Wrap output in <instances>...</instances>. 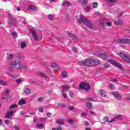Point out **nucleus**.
Returning <instances> with one entry per match:
<instances>
[{
	"instance_id": "obj_1",
	"label": "nucleus",
	"mask_w": 130,
	"mask_h": 130,
	"mask_svg": "<svg viewBox=\"0 0 130 130\" xmlns=\"http://www.w3.org/2000/svg\"><path fill=\"white\" fill-rule=\"evenodd\" d=\"M79 22L80 24H81V23H83V24L86 25V26H87L88 28H89V29H91V28L93 27L92 21L88 20V19H86V17H85L84 15H80Z\"/></svg>"
},
{
	"instance_id": "obj_2",
	"label": "nucleus",
	"mask_w": 130,
	"mask_h": 130,
	"mask_svg": "<svg viewBox=\"0 0 130 130\" xmlns=\"http://www.w3.org/2000/svg\"><path fill=\"white\" fill-rule=\"evenodd\" d=\"M79 89L82 90H85L86 92H89L91 89V86L89 84H88L87 82L84 81L80 83Z\"/></svg>"
},
{
	"instance_id": "obj_3",
	"label": "nucleus",
	"mask_w": 130,
	"mask_h": 130,
	"mask_svg": "<svg viewBox=\"0 0 130 130\" xmlns=\"http://www.w3.org/2000/svg\"><path fill=\"white\" fill-rule=\"evenodd\" d=\"M119 55L121 57V58H122L123 60L126 62V63H130V55L128 53L126 52L120 53Z\"/></svg>"
},
{
	"instance_id": "obj_4",
	"label": "nucleus",
	"mask_w": 130,
	"mask_h": 130,
	"mask_svg": "<svg viewBox=\"0 0 130 130\" xmlns=\"http://www.w3.org/2000/svg\"><path fill=\"white\" fill-rule=\"evenodd\" d=\"M80 64L84 67H88V68H92V59H86L84 61H81Z\"/></svg>"
},
{
	"instance_id": "obj_5",
	"label": "nucleus",
	"mask_w": 130,
	"mask_h": 130,
	"mask_svg": "<svg viewBox=\"0 0 130 130\" xmlns=\"http://www.w3.org/2000/svg\"><path fill=\"white\" fill-rule=\"evenodd\" d=\"M118 44H130V39L125 38H120L117 40Z\"/></svg>"
},
{
	"instance_id": "obj_6",
	"label": "nucleus",
	"mask_w": 130,
	"mask_h": 130,
	"mask_svg": "<svg viewBox=\"0 0 130 130\" xmlns=\"http://www.w3.org/2000/svg\"><path fill=\"white\" fill-rule=\"evenodd\" d=\"M8 16L9 18V24H14V25H17L18 24L17 19L14 18V15L13 14L8 13Z\"/></svg>"
},
{
	"instance_id": "obj_7",
	"label": "nucleus",
	"mask_w": 130,
	"mask_h": 130,
	"mask_svg": "<svg viewBox=\"0 0 130 130\" xmlns=\"http://www.w3.org/2000/svg\"><path fill=\"white\" fill-rule=\"evenodd\" d=\"M110 63H111L112 64H113V66H115V67H116L117 68H118L119 69H121V64L120 63L117 62L115 60H112V59H109L108 60Z\"/></svg>"
},
{
	"instance_id": "obj_8",
	"label": "nucleus",
	"mask_w": 130,
	"mask_h": 130,
	"mask_svg": "<svg viewBox=\"0 0 130 130\" xmlns=\"http://www.w3.org/2000/svg\"><path fill=\"white\" fill-rule=\"evenodd\" d=\"M18 63V60L16 61H11L10 62L9 69L10 71H13L14 69H17V64Z\"/></svg>"
},
{
	"instance_id": "obj_9",
	"label": "nucleus",
	"mask_w": 130,
	"mask_h": 130,
	"mask_svg": "<svg viewBox=\"0 0 130 130\" xmlns=\"http://www.w3.org/2000/svg\"><path fill=\"white\" fill-rule=\"evenodd\" d=\"M29 33H31L34 39L35 40V41H38V36H37V32H36L34 29L32 28H30Z\"/></svg>"
},
{
	"instance_id": "obj_10",
	"label": "nucleus",
	"mask_w": 130,
	"mask_h": 130,
	"mask_svg": "<svg viewBox=\"0 0 130 130\" xmlns=\"http://www.w3.org/2000/svg\"><path fill=\"white\" fill-rule=\"evenodd\" d=\"M17 64L19 65V67L16 68V71L18 73H21L23 68L22 67V63L20 61V60H17Z\"/></svg>"
},
{
	"instance_id": "obj_11",
	"label": "nucleus",
	"mask_w": 130,
	"mask_h": 130,
	"mask_svg": "<svg viewBox=\"0 0 130 130\" xmlns=\"http://www.w3.org/2000/svg\"><path fill=\"white\" fill-rule=\"evenodd\" d=\"M112 94L114 96L116 100H121V95L119 94L118 92H113Z\"/></svg>"
},
{
	"instance_id": "obj_12",
	"label": "nucleus",
	"mask_w": 130,
	"mask_h": 130,
	"mask_svg": "<svg viewBox=\"0 0 130 130\" xmlns=\"http://www.w3.org/2000/svg\"><path fill=\"white\" fill-rule=\"evenodd\" d=\"M99 56H101L104 59L107 58V56L106 55V53L103 50L99 51Z\"/></svg>"
},
{
	"instance_id": "obj_13",
	"label": "nucleus",
	"mask_w": 130,
	"mask_h": 130,
	"mask_svg": "<svg viewBox=\"0 0 130 130\" xmlns=\"http://www.w3.org/2000/svg\"><path fill=\"white\" fill-rule=\"evenodd\" d=\"M13 114H14V111H8L6 114L5 118H11L13 116Z\"/></svg>"
},
{
	"instance_id": "obj_14",
	"label": "nucleus",
	"mask_w": 130,
	"mask_h": 130,
	"mask_svg": "<svg viewBox=\"0 0 130 130\" xmlns=\"http://www.w3.org/2000/svg\"><path fill=\"white\" fill-rule=\"evenodd\" d=\"M98 64H100L99 60L92 59V67H95V66H98Z\"/></svg>"
},
{
	"instance_id": "obj_15",
	"label": "nucleus",
	"mask_w": 130,
	"mask_h": 130,
	"mask_svg": "<svg viewBox=\"0 0 130 130\" xmlns=\"http://www.w3.org/2000/svg\"><path fill=\"white\" fill-rule=\"evenodd\" d=\"M118 21H114V23L115 24V25H116V26H119V25H122L123 24V22H122V20L119 18H118Z\"/></svg>"
},
{
	"instance_id": "obj_16",
	"label": "nucleus",
	"mask_w": 130,
	"mask_h": 130,
	"mask_svg": "<svg viewBox=\"0 0 130 130\" xmlns=\"http://www.w3.org/2000/svg\"><path fill=\"white\" fill-rule=\"evenodd\" d=\"M62 88V91L64 92V91H69V89H71V87H70V85H63L61 86Z\"/></svg>"
},
{
	"instance_id": "obj_17",
	"label": "nucleus",
	"mask_w": 130,
	"mask_h": 130,
	"mask_svg": "<svg viewBox=\"0 0 130 130\" xmlns=\"http://www.w3.org/2000/svg\"><path fill=\"white\" fill-rule=\"evenodd\" d=\"M68 35L69 37H71V38H73V39H78V37H77V36L75 35L72 33L68 32Z\"/></svg>"
},
{
	"instance_id": "obj_18",
	"label": "nucleus",
	"mask_w": 130,
	"mask_h": 130,
	"mask_svg": "<svg viewBox=\"0 0 130 130\" xmlns=\"http://www.w3.org/2000/svg\"><path fill=\"white\" fill-rule=\"evenodd\" d=\"M27 10H31V11H37V8L34 5H29L27 7Z\"/></svg>"
},
{
	"instance_id": "obj_19",
	"label": "nucleus",
	"mask_w": 130,
	"mask_h": 130,
	"mask_svg": "<svg viewBox=\"0 0 130 130\" xmlns=\"http://www.w3.org/2000/svg\"><path fill=\"white\" fill-rule=\"evenodd\" d=\"M71 3L70 2H65L62 4L61 7H70Z\"/></svg>"
},
{
	"instance_id": "obj_20",
	"label": "nucleus",
	"mask_w": 130,
	"mask_h": 130,
	"mask_svg": "<svg viewBox=\"0 0 130 130\" xmlns=\"http://www.w3.org/2000/svg\"><path fill=\"white\" fill-rule=\"evenodd\" d=\"M113 119H114V121H115V119H117L118 120H121V119H122V118L121 117V115H117L115 116L114 118H113Z\"/></svg>"
},
{
	"instance_id": "obj_21",
	"label": "nucleus",
	"mask_w": 130,
	"mask_h": 130,
	"mask_svg": "<svg viewBox=\"0 0 130 130\" xmlns=\"http://www.w3.org/2000/svg\"><path fill=\"white\" fill-rule=\"evenodd\" d=\"M61 75L63 78H68V73H67V71H63L61 72Z\"/></svg>"
},
{
	"instance_id": "obj_22",
	"label": "nucleus",
	"mask_w": 130,
	"mask_h": 130,
	"mask_svg": "<svg viewBox=\"0 0 130 130\" xmlns=\"http://www.w3.org/2000/svg\"><path fill=\"white\" fill-rule=\"evenodd\" d=\"M104 119L107 122H113L114 121V119H112L111 120L109 121V117L106 116L104 118Z\"/></svg>"
},
{
	"instance_id": "obj_23",
	"label": "nucleus",
	"mask_w": 130,
	"mask_h": 130,
	"mask_svg": "<svg viewBox=\"0 0 130 130\" xmlns=\"http://www.w3.org/2000/svg\"><path fill=\"white\" fill-rule=\"evenodd\" d=\"M100 93L102 97H105L106 96V92L104 90H101Z\"/></svg>"
},
{
	"instance_id": "obj_24",
	"label": "nucleus",
	"mask_w": 130,
	"mask_h": 130,
	"mask_svg": "<svg viewBox=\"0 0 130 130\" xmlns=\"http://www.w3.org/2000/svg\"><path fill=\"white\" fill-rule=\"evenodd\" d=\"M56 123L57 124L60 125L63 124V123H64V121H63V120H56Z\"/></svg>"
},
{
	"instance_id": "obj_25",
	"label": "nucleus",
	"mask_w": 130,
	"mask_h": 130,
	"mask_svg": "<svg viewBox=\"0 0 130 130\" xmlns=\"http://www.w3.org/2000/svg\"><path fill=\"white\" fill-rule=\"evenodd\" d=\"M18 104L19 105H24V104H26V101L22 99L19 101Z\"/></svg>"
},
{
	"instance_id": "obj_26",
	"label": "nucleus",
	"mask_w": 130,
	"mask_h": 130,
	"mask_svg": "<svg viewBox=\"0 0 130 130\" xmlns=\"http://www.w3.org/2000/svg\"><path fill=\"white\" fill-rule=\"evenodd\" d=\"M36 126L38 128L41 129V128H43V127L44 126V124L42 123L38 124H37Z\"/></svg>"
},
{
	"instance_id": "obj_27",
	"label": "nucleus",
	"mask_w": 130,
	"mask_h": 130,
	"mask_svg": "<svg viewBox=\"0 0 130 130\" xmlns=\"http://www.w3.org/2000/svg\"><path fill=\"white\" fill-rule=\"evenodd\" d=\"M47 17L50 21H53V15L52 14H49Z\"/></svg>"
},
{
	"instance_id": "obj_28",
	"label": "nucleus",
	"mask_w": 130,
	"mask_h": 130,
	"mask_svg": "<svg viewBox=\"0 0 130 130\" xmlns=\"http://www.w3.org/2000/svg\"><path fill=\"white\" fill-rule=\"evenodd\" d=\"M14 57V55L13 54H9L7 57V59L8 60H11V59Z\"/></svg>"
},
{
	"instance_id": "obj_29",
	"label": "nucleus",
	"mask_w": 130,
	"mask_h": 130,
	"mask_svg": "<svg viewBox=\"0 0 130 130\" xmlns=\"http://www.w3.org/2000/svg\"><path fill=\"white\" fill-rule=\"evenodd\" d=\"M86 105L88 109H92L93 108V106H92V103H87Z\"/></svg>"
},
{
	"instance_id": "obj_30",
	"label": "nucleus",
	"mask_w": 130,
	"mask_h": 130,
	"mask_svg": "<svg viewBox=\"0 0 130 130\" xmlns=\"http://www.w3.org/2000/svg\"><path fill=\"white\" fill-rule=\"evenodd\" d=\"M109 88H110L112 90H114L115 89V85L113 83H110Z\"/></svg>"
},
{
	"instance_id": "obj_31",
	"label": "nucleus",
	"mask_w": 130,
	"mask_h": 130,
	"mask_svg": "<svg viewBox=\"0 0 130 130\" xmlns=\"http://www.w3.org/2000/svg\"><path fill=\"white\" fill-rule=\"evenodd\" d=\"M12 35L13 37V38H17L18 37V34H17V32H16L15 31H13L12 32Z\"/></svg>"
},
{
	"instance_id": "obj_32",
	"label": "nucleus",
	"mask_w": 130,
	"mask_h": 130,
	"mask_svg": "<svg viewBox=\"0 0 130 130\" xmlns=\"http://www.w3.org/2000/svg\"><path fill=\"white\" fill-rule=\"evenodd\" d=\"M18 107V105L17 104H14V105H12L10 107H9V109H14V108H16Z\"/></svg>"
},
{
	"instance_id": "obj_33",
	"label": "nucleus",
	"mask_w": 130,
	"mask_h": 130,
	"mask_svg": "<svg viewBox=\"0 0 130 130\" xmlns=\"http://www.w3.org/2000/svg\"><path fill=\"white\" fill-rule=\"evenodd\" d=\"M38 75L40 76L41 77H44V78H47V75L45 74L44 73H42L41 72H39L38 73Z\"/></svg>"
},
{
	"instance_id": "obj_34",
	"label": "nucleus",
	"mask_w": 130,
	"mask_h": 130,
	"mask_svg": "<svg viewBox=\"0 0 130 130\" xmlns=\"http://www.w3.org/2000/svg\"><path fill=\"white\" fill-rule=\"evenodd\" d=\"M21 47V48H25V47H26V46H27V45L26 44V43L25 42H22L20 44Z\"/></svg>"
},
{
	"instance_id": "obj_35",
	"label": "nucleus",
	"mask_w": 130,
	"mask_h": 130,
	"mask_svg": "<svg viewBox=\"0 0 130 130\" xmlns=\"http://www.w3.org/2000/svg\"><path fill=\"white\" fill-rule=\"evenodd\" d=\"M0 85L2 86H6L7 82H5L4 80H0Z\"/></svg>"
},
{
	"instance_id": "obj_36",
	"label": "nucleus",
	"mask_w": 130,
	"mask_h": 130,
	"mask_svg": "<svg viewBox=\"0 0 130 130\" xmlns=\"http://www.w3.org/2000/svg\"><path fill=\"white\" fill-rule=\"evenodd\" d=\"M24 93H25V94H30V93H31V90L29 88H26L24 90Z\"/></svg>"
},
{
	"instance_id": "obj_37",
	"label": "nucleus",
	"mask_w": 130,
	"mask_h": 130,
	"mask_svg": "<svg viewBox=\"0 0 130 130\" xmlns=\"http://www.w3.org/2000/svg\"><path fill=\"white\" fill-rule=\"evenodd\" d=\"M51 66L52 68H56V69H57V64H56V63H55V62L51 63Z\"/></svg>"
},
{
	"instance_id": "obj_38",
	"label": "nucleus",
	"mask_w": 130,
	"mask_h": 130,
	"mask_svg": "<svg viewBox=\"0 0 130 130\" xmlns=\"http://www.w3.org/2000/svg\"><path fill=\"white\" fill-rule=\"evenodd\" d=\"M69 93L70 94V97H71V98H74V97H75V94H74V93H73L72 90H70Z\"/></svg>"
},
{
	"instance_id": "obj_39",
	"label": "nucleus",
	"mask_w": 130,
	"mask_h": 130,
	"mask_svg": "<svg viewBox=\"0 0 130 130\" xmlns=\"http://www.w3.org/2000/svg\"><path fill=\"white\" fill-rule=\"evenodd\" d=\"M7 75H8V76H9L10 77H11V78H17V76H14V75L11 74V73H10L9 72H7Z\"/></svg>"
},
{
	"instance_id": "obj_40",
	"label": "nucleus",
	"mask_w": 130,
	"mask_h": 130,
	"mask_svg": "<svg viewBox=\"0 0 130 130\" xmlns=\"http://www.w3.org/2000/svg\"><path fill=\"white\" fill-rule=\"evenodd\" d=\"M67 121L70 123V124H73L74 122V120H73L72 119H69Z\"/></svg>"
},
{
	"instance_id": "obj_41",
	"label": "nucleus",
	"mask_w": 130,
	"mask_h": 130,
	"mask_svg": "<svg viewBox=\"0 0 130 130\" xmlns=\"http://www.w3.org/2000/svg\"><path fill=\"white\" fill-rule=\"evenodd\" d=\"M92 6L94 9H96L98 7V3L95 2L92 4Z\"/></svg>"
},
{
	"instance_id": "obj_42",
	"label": "nucleus",
	"mask_w": 130,
	"mask_h": 130,
	"mask_svg": "<svg viewBox=\"0 0 130 130\" xmlns=\"http://www.w3.org/2000/svg\"><path fill=\"white\" fill-rule=\"evenodd\" d=\"M124 11H122L120 13H119L118 14V18H120V17H121V16H122V15H123V14H124Z\"/></svg>"
},
{
	"instance_id": "obj_43",
	"label": "nucleus",
	"mask_w": 130,
	"mask_h": 130,
	"mask_svg": "<svg viewBox=\"0 0 130 130\" xmlns=\"http://www.w3.org/2000/svg\"><path fill=\"white\" fill-rule=\"evenodd\" d=\"M16 57H18V58H20V59H23V58H24V56L20 54L16 55Z\"/></svg>"
},
{
	"instance_id": "obj_44",
	"label": "nucleus",
	"mask_w": 130,
	"mask_h": 130,
	"mask_svg": "<svg viewBox=\"0 0 130 130\" xmlns=\"http://www.w3.org/2000/svg\"><path fill=\"white\" fill-rule=\"evenodd\" d=\"M93 54L96 56H99V51H95L93 52Z\"/></svg>"
},
{
	"instance_id": "obj_45",
	"label": "nucleus",
	"mask_w": 130,
	"mask_h": 130,
	"mask_svg": "<svg viewBox=\"0 0 130 130\" xmlns=\"http://www.w3.org/2000/svg\"><path fill=\"white\" fill-rule=\"evenodd\" d=\"M52 130H62V128L60 126H59L58 127H54Z\"/></svg>"
},
{
	"instance_id": "obj_46",
	"label": "nucleus",
	"mask_w": 130,
	"mask_h": 130,
	"mask_svg": "<svg viewBox=\"0 0 130 130\" xmlns=\"http://www.w3.org/2000/svg\"><path fill=\"white\" fill-rule=\"evenodd\" d=\"M17 84H21L23 82V81L21 79H17L16 81Z\"/></svg>"
},
{
	"instance_id": "obj_47",
	"label": "nucleus",
	"mask_w": 130,
	"mask_h": 130,
	"mask_svg": "<svg viewBox=\"0 0 130 130\" xmlns=\"http://www.w3.org/2000/svg\"><path fill=\"white\" fill-rule=\"evenodd\" d=\"M62 96L63 97V98H65L66 99V98H68V96H67V94H66V93H64V91H62Z\"/></svg>"
},
{
	"instance_id": "obj_48",
	"label": "nucleus",
	"mask_w": 130,
	"mask_h": 130,
	"mask_svg": "<svg viewBox=\"0 0 130 130\" xmlns=\"http://www.w3.org/2000/svg\"><path fill=\"white\" fill-rule=\"evenodd\" d=\"M108 1V2H109V3H117V0H106Z\"/></svg>"
},
{
	"instance_id": "obj_49",
	"label": "nucleus",
	"mask_w": 130,
	"mask_h": 130,
	"mask_svg": "<svg viewBox=\"0 0 130 130\" xmlns=\"http://www.w3.org/2000/svg\"><path fill=\"white\" fill-rule=\"evenodd\" d=\"M104 68L106 69H108V68H109V64H108V63L105 64L104 65Z\"/></svg>"
},
{
	"instance_id": "obj_50",
	"label": "nucleus",
	"mask_w": 130,
	"mask_h": 130,
	"mask_svg": "<svg viewBox=\"0 0 130 130\" xmlns=\"http://www.w3.org/2000/svg\"><path fill=\"white\" fill-rule=\"evenodd\" d=\"M10 98H11V96H8V95H7L6 97V96L3 97V98H2V100L10 99Z\"/></svg>"
},
{
	"instance_id": "obj_51",
	"label": "nucleus",
	"mask_w": 130,
	"mask_h": 130,
	"mask_svg": "<svg viewBox=\"0 0 130 130\" xmlns=\"http://www.w3.org/2000/svg\"><path fill=\"white\" fill-rule=\"evenodd\" d=\"M72 50H73L74 52H75L76 53L78 52V50H77V49L75 47H72Z\"/></svg>"
},
{
	"instance_id": "obj_52",
	"label": "nucleus",
	"mask_w": 130,
	"mask_h": 130,
	"mask_svg": "<svg viewBox=\"0 0 130 130\" xmlns=\"http://www.w3.org/2000/svg\"><path fill=\"white\" fill-rule=\"evenodd\" d=\"M106 24H107V26H108V27H110L112 25V23H111V22H107Z\"/></svg>"
},
{
	"instance_id": "obj_53",
	"label": "nucleus",
	"mask_w": 130,
	"mask_h": 130,
	"mask_svg": "<svg viewBox=\"0 0 130 130\" xmlns=\"http://www.w3.org/2000/svg\"><path fill=\"white\" fill-rule=\"evenodd\" d=\"M9 93H10V90H7L6 91L5 94L7 96H8L9 97V96H10V95L9 94Z\"/></svg>"
},
{
	"instance_id": "obj_54",
	"label": "nucleus",
	"mask_w": 130,
	"mask_h": 130,
	"mask_svg": "<svg viewBox=\"0 0 130 130\" xmlns=\"http://www.w3.org/2000/svg\"><path fill=\"white\" fill-rule=\"evenodd\" d=\"M68 109H69V110L73 111L74 110V107L72 106H70L68 108Z\"/></svg>"
},
{
	"instance_id": "obj_55",
	"label": "nucleus",
	"mask_w": 130,
	"mask_h": 130,
	"mask_svg": "<svg viewBox=\"0 0 130 130\" xmlns=\"http://www.w3.org/2000/svg\"><path fill=\"white\" fill-rule=\"evenodd\" d=\"M22 69H23V70H24L25 71H27V70H28V67L26 66H23Z\"/></svg>"
},
{
	"instance_id": "obj_56",
	"label": "nucleus",
	"mask_w": 130,
	"mask_h": 130,
	"mask_svg": "<svg viewBox=\"0 0 130 130\" xmlns=\"http://www.w3.org/2000/svg\"><path fill=\"white\" fill-rule=\"evenodd\" d=\"M82 3L84 5H86V4H87V3H88V0H82Z\"/></svg>"
},
{
	"instance_id": "obj_57",
	"label": "nucleus",
	"mask_w": 130,
	"mask_h": 130,
	"mask_svg": "<svg viewBox=\"0 0 130 130\" xmlns=\"http://www.w3.org/2000/svg\"><path fill=\"white\" fill-rule=\"evenodd\" d=\"M100 25H101V26L104 27V26H105V23L104 22V21H102V22H100Z\"/></svg>"
},
{
	"instance_id": "obj_58",
	"label": "nucleus",
	"mask_w": 130,
	"mask_h": 130,
	"mask_svg": "<svg viewBox=\"0 0 130 130\" xmlns=\"http://www.w3.org/2000/svg\"><path fill=\"white\" fill-rule=\"evenodd\" d=\"M5 124H9L10 123V120H6L5 121Z\"/></svg>"
},
{
	"instance_id": "obj_59",
	"label": "nucleus",
	"mask_w": 130,
	"mask_h": 130,
	"mask_svg": "<svg viewBox=\"0 0 130 130\" xmlns=\"http://www.w3.org/2000/svg\"><path fill=\"white\" fill-rule=\"evenodd\" d=\"M84 123L86 126H88L89 125V122H88L87 121H84Z\"/></svg>"
},
{
	"instance_id": "obj_60",
	"label": "nucleus",
	"mask_w": 130,
	"mask_h": 130,
	"mask_svg": "<svg viewBox=\"0 0 130 130\" xmlns=\"http://www.w3.org/2000/svg\"><path fill=\"white\" fill-rule=\"evenodd\" d=\"M38 101H39V102H42V101H43V99H42V98H39L38 99Z\"/></svg>"
},
{
	"instance_id": "obj_61",
	"label": "nucleus",
	"mask_w": 130,
	"mask_h": 130,
	"mask_svg": "<svg viewBox=\"0 0 130 130\" xmlns=\"http://www.w3.org/2000/svg\"><path fill=\"white\" fill-rule=\"evenodd\" d=\"M51 115H52V114L51 113H48L47 114V117H50V116H51Z\"/></svg>"
},
{
	"instance_id": "obj_62",
	"label": "nucleus",
	"mask_w": 130,
	"mask_h": 130,
	"mask_svg": "<svg viewBox=\"0 0 130 130\" xmlns=\"http://www.w3.org/2000/svg\"><path fill=\"white\" fill-rule=\"evenodd\" d=\"M90 113H91V114L92 115H96V113H95L92 111H90Z\"/></svg>"
},
{
	"instance_id": "obj_63",
	"label": "nucleus",
	"mask_w": 130,
	"mask_h": 130,
	"mask_svg": "<svg viewBox=\"0 0 130 130\" xmlns=\"http://www.w3.org/2000/svg\"><path fill=\"white\" fill-rule=\"evenodd\" d=\"M39 111L40 112H43V111H44L43 108H40L39 109Z\"/></svg>"
},
{
	"instance_id": "obj_64",
	"label": "nucleus",
	"mask_w": 130,
	"mask_h": 130,
	"mask_svg": "<svg viewBox=\"0 0 130 130\" xmlns=\"http://www.w3.org/2000/svg\"><path fill=\"white\" fill-rule=\"evenodd\" d=\"M86 10L87 12H89V11H90V7H86Z\"/></svg>"
}]
</instances>
